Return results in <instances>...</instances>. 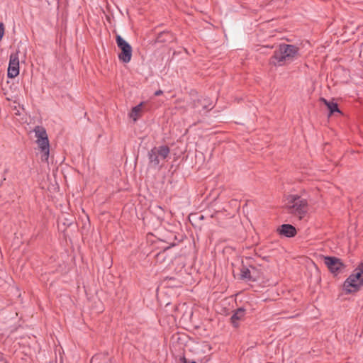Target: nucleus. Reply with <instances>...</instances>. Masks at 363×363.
Masks as SVG:
<instances>
[{
	"mask_svg": "<svg viewBox=\"0 0 363 363\" xmlns=\"http://www.w3.org/2000/svg\"><path fill=\"white\" fill-rule=\"evenodd\" d=\"M285 208L288 213L301 220L308 213V202L298 195H289L287 197Z\"/></svg>",
	"mask_w": 363,
	"mask_h": 363,
	"instance_id": "nucleus-1",
	"label": "nucleus"
},
{
	"mask_svg": "<svg viewBox=\"0 0 363 363\" xmlns=\"http://www.w3.org/2000/svg\"><path fill=\"white\" fill-rule=\"evenodd\" d=\"M298 48L294 45L281 44L271 58V63L275 66H281L286 60H292L298 54Z\"/></svg>",
	"mask_w": 363,
	"mask_h": 363,
	"instance_id": "nucleus-2",
	"label": "nucleus"
},
{
	"mask_svg": "<svg viewBox=\"0 0 363 363\" xmlns=\"http://www.w3.org/2000/svg\"><path fill=\"white\" fill-rule=\"evenodd\" d=\"M33 131L36 143L42 152L41 160L48 163L50 155V143L46 130L41 125H37L34 128Z\"/></svg>",
	"mask_w": 363,
	"mask_h": 363,
	"instance_id": "nucleus-3",
	"label": "nucleus"
},
{
	"mask_svg": "<svg viewBox=\"0 0 363 363\" xmlns=\"http://www.w3.org/2000/svg\"><path fill=\"white\" fill-rule=\"evenodd\" d=\"M343 286L347 293L355 292L363 286V262L345 281Z\"/></svg>",
	"mask_w": 363,
	"mask_h": 363,
	"instance_id": "nucleus-4",
	"label": "nucleus"
},
{
	"mask_svg": "<svg viewBox=\"0 0 363 363\" xmlns=\"http://www.w3.org/2000/svg\"><path fill=\"white\" fill-rule=\"evenodd\" d=\"M170 153V148L167 145L154 147L148 152L150 164L153 167L159 166L161 160H165Z\"/></svg>",
	"mask_w": 363,
	"mask_h": 363,
	"instance_id": "nucleus-5",
	"label": "nucleus"
},
{
	"mask_svg": "<svg viewBox=\"0 0 363 363\" xmlns=\"http://www.w3.org/2000/svg\"><path fill=\"white\" fill-rule=\"evenodd\" d=\"M211 347L208 342H198L193 348L194 358L197 363H206L211 357Z\"/></svg>",
	"mask_w": 363,
	"mask_h": 363,
	"instance_id": "nucleus-6",
	"label": "nucleus"
},
{
	"mask_svg": "<svg viewBox=\"0 0 363 363\" xmlns=\"http://www.w3.org/2000/svg\"><path fill=\"white\" fill-rule=\"evenodd\" d=\"M116 40L118 47L121 50V53L118 54L119 60L124 63L129 62L132 57V48L130 45L119 35H116Z\"/></svg>",
	"mask_w": 363,
	"mask_h": 363,
	"instance_id": "nucleus-7",
	"label": "nucleus"
},
{
	"mask_svg": "<svg viewBox=\"0 0 363 363\" xmlns=\"http://www.w3.org/2000/svg\"><path fill=\"white\" fill-rule=\"evenodd\" d=\"M190 107L194 113H201L203 111L212 109L213 104L208 98H201L191 103Z\"/></svg>",
	"mask_w": 363,
	"mask_h": 363,
	"instance_id": "nucleus-8",
	"label": "nucleus"
},
{
	"mask_svg": "<svg viewBox=\"0 0 363 363\" xmlns=\"http://www.w3.org/2000/svg\"><path fill=\"white\" fill-rule=\"evenodd\" d=\"M19 74V59L18 52H13L10 55L9 64L8 67V77L14 78Z\"/></svg>",
	"mask_w": 363,
	"mask_h": 363,
	"instance_id": "nucleus-9",
	"label": "nucleus"
},
{
	"mask_svg": "<svg viewBox=\"0 0 363 363\" xmlns=\"http://www.w3.org/2000/svg\"><path fill=\"white\" fill-rule=\"evenodd\" d=\"M324 263L333 274L338 273L345 267V264L342 262L341 259L335 257H324Z\"/></svg>",
	"mask_w": 363,
	"mask_h": 363,
	"instance_id": "nucleus-10",
	"label": "nucleus"
},
{
	"mask_svg": "<svg viewBox=\"0 0 363 363\" xmlns=\"http://www.w3.org/2000/svg\"><path fill=\"white\" fill-rule=\"evenodd\" d=\"M169 247L165 248L164 250L160 252L156 255V263L160 264L169 265L173 262V259L175 256L169 255Z\"/></svg>",
	"mask_w": 363,
	"mask_h": 363,
	"instance_id": "nucleus-11",
	"label": "nucleus"
},
{
	"mask_svg": "<svg viewBox=\"0 0 363 363\" xmlns=\"http://www.w3.org/2000/svg\"><path fill=\"white\" fill-rule=\"evenodd\" d=\"M176 40L174 34L169 31L160 32L156 37L154 44L161 43L167 44L174 42Z\"/></svg>",
	"mask_w": 363,
	"mask_h": 363,
	"instance_id": "nucleus-12",
	"label": "nucleus"
},
{
	"mask_svg": "<svg viewBox=\"0 0 363 363\" xmlns=\"http://www.w3.org/2000/svg\"><path fill=\"white\" fill-rule=\"evenodd\" d=\"M279 233L287 238H293L296 235V229L291 224H283L281 225Z\"/></svg>",
	"mask_w": 363,
	"mask_h": 363,
	"instance_id": "nucleus-13",
	"label": "nucleus"
},
{
	"mask_svg": "<svg viewBox=\"0 0 363 363\" xmlns=\"http://www.w3.org/2000/svg\"><path fill=\"white\" fill-rule=\"evenodd\" d=\"M245 315V310L243 308H238L230 318L231 323L235 328L238 327V321L242 320Z\"/></svg>",
	"mask_w": 363,
	"mask_h": 363,
	"instance_id": "nucleus-14",
	"label": "nucleus"
},
{
	"mask_svg": "<svg viewBox=\"0 0 363 363\" xmlns=\"http://www.w3.org/2000/svg\"><path fill=\"white\" fill-rule=\"evenodd\" d=\"M320 101H323L325 104V106L328 107V108L330 111L329 116H331L332 114H333L335 113H338L340 114H342L341 111L339 109L338 105L336 102L327 101L324 98H320Z\"/></svg>",
	"mask_w": 363,
	"mask_h": 363,
	"instance_id": "nucleus-15",
	"label": "nucleus"
},
{
	"mask_svg": "<svg viewBox=\"0 0 363 363\" xmlns=\"http://www.w3.org/2000/svg\"><path fill=\"white\" fill-rule=\"evenodd\" d=\"M142 106L143 103L137 105L136 106L132 108L130 116L133 118L134 121H136L138 118L140 116V113L142 111Z\"/></svg>",
	"mask_w": 363,
	"mask_h": 363,
	"instance_id": "nucleus-16",
	"label": "nucleus"
},
{
	"mask_svg": "<svg viewBox=\"0 0 363 363\" xmlns=\"http://www.w3.org/2000/svg\"><path fill=\"white\" fill-rule=\"evenodd\" d=\"M240 277H241V279H246L248 281H255V279L251 276L250 270L248 268H247L246 267H242V269H240Z\"/></svg>",
	"mask_w": 363,
	"mask_h": 363,
	"instance_id": "nucleus-17",
	"label": "nucleus"
},
{
	"mask_svg": "<svg viewBox=\"0 0 363 363\" xmlns=\"http://www.w3.org/2000/svg\"><path fill=\"white\" fill-rule=\"evenodd\" d=\"M172 281V282H174L173 286H174L179 285L181 283L179 281L177 280L175 277H167L164 279V281Z\"/></svg>",
	"mask_w": 363,
	"mask_h": 363,
	"instance_id": "nucleus-18",
	"label": "nucleus"
},
{
	"mask_svg": "<svg viewBox=\"0 0 363 363\" xmlns=\"http://www.w3.org/2000/svg\"><path fill=\"white\" fill-rule=\"evenodd\" d=\"M4 34V26L3 23H0V40L2 39Z\"/></svg>",
	"mask_w": 363,
	"mask_h": 363,
	"instance_id": "nucleus-19",
	"label": "nucleus"
},
{
	"mask_svg": "<svg viewBox=\"0 0 363 363\" xmlns=\"http://www.w3.org/2000/svg\"><path fill=\"white\" fill-rule=\"evenodd\" d=\"M182 360L184 363H197L196 359L194 357L192 360H188L185 357H183Z\"/></svg>",
	"mask_w": 363,
	"mask_h": 363,
	"instance_id": "nucleus-20",
	"label": "nucleus"
},
{
	"mask_svg": "<svg viewBox=\"0 0 363 363\" xmlns=\"http://www.w3.org/2000/svg\"><path fill=\"white\" fill-rule=\"evenodd\" d=\"M100 355H94L92 357L91 359V363H94V362H96L99 359Z\"/></svg>",
	"mask_w": 363,
	"mask_h": 363,
	"instance_id": "nucleus-21",
	"label": "nucleus"
},
{
	"mask_svg": "<svg viewBox=\"0 0 363 363\" xmlns=\"http://www.w3.org/2000/svg\"><path fill=\"white\" fill-rule=\"evenodd\" d=\"M163 94V91L162 90H157L155 92V96H160Z\"/></svg>",
	"mask_w": 363,
	"mask_h": 363,
	"instance_id": "nucleus-22",
	"label": "nucleus"
},
{
	"mask_svg": "<svg viewBox=\"0 0 363 363\" xmlns=\"http://www.w3.org/2000/svg\"><path fill=\"white\" fill-rule=\"evenodd\" d=\"M250 267L252 269H255V267H252V266H250Z\"/></svg>",
	"mask_w": 363,
	"mask_h": 363,
	"instance_id": "nucleus-23",
	"label": "nucleus"
},
{
	"mask_svg": "<svg viewBox=\"0 0 363 363\" xmlns=\"http://www.w3.org/2000/svg\"><path fill=\"white\" fill-rule=\"evenodd\" d=\"M4 363H8L7 362H4Z\"/></svg>",
	"mask_w": 363,
	"mask_h": 363,
	"instance_id": "nucleus-24",
	"label": "nucleus"
}]
</instances>
